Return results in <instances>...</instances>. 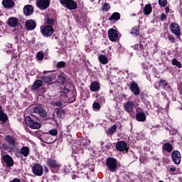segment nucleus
Here are the masks:
<instances>
[{"label":"nucleus","mask_w":182,"mask_h":182,"mask_svg":"<svg viewBox=\"0 0 182 182\" xmlns=\"http://www.w3.org/2000/svg\"><path fill=\"white\" fill-rule=\"evenodd\" d=\"M26 126L30 127V129H41V124L38 122H36L32 119L31 117H26Z\"/></svg>","instance_id":"obj_3"},{"label":"nucleus","mask_w":182,"mask_h":182,"mask_svg":"<svg viewBox=\"0 0 182 182\" xmlns=\"http://www.w3.org/2000/svg\"><path fill=\"white\" fill-rule=\"evenodd\" d=\"M26 27L28 31H33L36 28V22L33 20H28L26 21Z\"/></svg>","instance_id":"obj_20"},{"label":"nucleus","mask_w":182,"mask_h":182,"mask_svg":"<svg viewBox=\"0 0 182 182\" xmlns=\"http://www.w3.org/2000/svg\"><path fill=\"white\" fill-rule=\"evenodd\" d=\"M2 4L4 8H13V6L15 5L13 0H3Z\"/></svg>","instance_id":"obj_23"},{"label":"nucleus","mask_w":182,"mask_h":182,"mask_svg":"<svg viewBox=\"0 0 182 182\" xmlns=\"http://www.w3.org/2000/svg\"><path fill=\"white\" fill-rule=\"evenodd\" d=\"M159 182H164L163 181H159Z\"/></svg>","instance_id":"obj_56"},{"label":"nucleus","mask_w":182,"mask_h":182,"mask_svg":"<svg viewBox=\"0 0 182 182\" xmlns=\"http://www.w3.org/2000/svg\"><path fill=\"white\" fill-rule=\"evenodd\" d=\"M98 60L100 62L102 65H107V63L109 62V59L106 55H100L98 56Z\"/></svg>","instance_id":"obj_31"},{"label":"nucleus","mask_w":182,"mask_h":182,"mask_svg":"<svg viewBox=\"0 0 182 182\" xmlns=\"http://www.w3.org/2000/svg\"><path fill=\"white\" fill-rule=\"evenodd\" d=\"M168 41L172 42V43H174V42H176V39L174 38V36H173L171 35H168Z\"/></svg>","instance_id":"obj_45"},{"label":"nucleus","mask_w":182,"mask_h":182,"mask_svg":"<svg viewBox=\"0 0 182 182\" xmlns=\"http://www.w3.org/2000/svg\"><path fill=\"white\" fill-rule=\"evenodd\" d=\"M44 58H45V55H43V53L38 52L37 53V59H38V60H43Z\"/></svg>","instance_id":"obj_41"},{"label":"nucleus","mask_w":182,"mask_h":182,"mask_svg":"<svg viewBox=\"0 0 182 182\" xmlns=\"http://www.w3.org/2000/svg\"><path fill=\"white\" fill-rule=\"evenodd\" d=\"M41 33L43 36H44L46 38H48V36H51V35L53 33V28L50 26H44L41 27Z\"/></svg>","instance_id":"obj_6"},{"label":"nucleus","mask_w":182,"mask_h":182,"mask_svg":"<svg viewBox=\"0 0 182 182\" xmlns=\"http://www.w3.org/2000/svg\"><path fill=\"white\" fill-rule=\"evenodd\" d=\"M62 102H60V101H58V102H56L55 103V106H58V107H60V106H62Z\"/></svg>","instance_id":"obj_50"},{"label":"nucleus","mask_w":182,"mask_h":182,"mask_svg":"<svg viewBox=\"0 0 182 182\" xmlns=\"http://www.w3.org/2000/svg\"><path fill=\"white\" fill-rule=\"evenodd\" d=\"M44 171L45 173H49V168H48V167H45Z\"/></svg>","instance_id":"obj_53"},{"label":"nucleus","mask_w":182,"mask_h":182,"mask_svg":"<svg viewBox=\"0 0 182 182\" xmlns=\"http://www.w3.org/2000/svg\"><path fill=\"white\" fill-rule=\"evenodd\" d=\"M176 167H171L170 168V171H172L173 173H174V171H176Z\"/></svg>","instance_id":"obj_52"},{"label":"nucleus","mask_w":182,"mask_h":182,"mask_svg":"<svg viewBox=\"0 0 182 182\" xmlns=\"http://www.w3.org/2000/svg\"><path fill=\"white\" fill-rule=\"evenodd\" d=\"M34 113L38 114L40 117H46L48 116V112L41 106L35 107Z\"/></svg>","instance_id":"obj_16"},{"label":"nucleus","mask_w":182,"mask_h":182,"mask_svg":"<svg viewBox=\"0 0 182 182\" xmlns=\"http://www.w3.org/2000/svg\"><path fill=\"white\" fill-rule=\"evenodd\" d=\"M120 19V13L114 12L109 18V21H119Z\"/></svg>","instance_id":"obj_34"},{"label":"nucleus","mask_w":182,"mask_h":182,"mask_svg":"<svg viewBox=\"0 0 182 182\" xmlns=\"http://www.w3.org/2000/svg\"><path fill=\"white\" fill-rule=\"evenodd\" d=\"M55 113L58 119H63V117H65V114H66V111H65L63 108L60 107L58 109Z\"/></svg>","instance_id":"obj_24"},{"label":"nucleus","mask_w":182,"mask_h":182,"mask_svg":"<svg viewBox=\"0 0 182 182\" xmlns=\"http://www.w3.org/2000/svg\"><path fill=\"white\" fill-rule=\"evenodd\" d=\"M7 24L10 28H16L19 25V18L16 17H9L7 21Z\"/></svg>","instance_id":"obj_15"},{"label":"nucleus","mask_w":182,"mask_h":182,"mask_svg":"<svg viewBox=\"0 0 182 182\" xmlns=\"http://www.w3.org/2000/svg\"><path fill=\"white\" fill-rule=\"evenodd\" d=\"M131 33H132V35H135L136 36H137V35H139V28L137 27H134L132 28Z\"/></svg>","instance_id":"obj_40"},{"label":"nucleus","mask_w":182,"mask_h":182,"mask_svg":"<svg viewBox=\"0 0 182 182\" xmlns=\"http://www.w3.org/2000/svg\"><path fill=\"white\" fill-rule=\"evenodd\" d=\"M151 11H153V9L151 8V4H147L144 8V15H150V14H151Z\"/></svg>","instance_id":"obj_32"},{"label":"nucleus","mask_w":182,"mask_h":182,"mask_svg":"<svg viewBox=\"0 0 182 182\" xmlns=\"http://www.w3.org/2000/svg\"><path fill=\"white\" fill-rule=\"evenodd\" d=\"M166 19H167V16L166 15V14H161V21H166Z\"/></svg>","instance_id":"obj_46"},{"label":"nucleus","mask_w":182,"mask_h":182,"mask_svg":"<svg viewBox=\"0 0 182 182\" xmlns=\"http://www.w3.org/2000/svg\"><path fill=\"white\" fill-rule=\"evenodd\" d=\"M5 141L9 144L11 149L14 150L16 146H18V142L16 141V138L8 135L5 137Z\"/></svg>","instance_id":"obj_9"},{"label":"nucleus","mask_w":182,"mask_h":182,"mask_svg":"<svg viewBox=\"0 0 182 182\" xmlns=\"http://www.w3.org/2000/svg\"><path fill=\"white\" fill-rule=\"evenodd\" d=\"M106 166L111 173H116V170L117 169V159L112 157L107 158L106 159Z\"/></svg>","instance_id":"obj_2"},{"label":"nucleus","mask_w":182,"mask_h":182,"mask_svg":"<svg viewBox=\"0 0 182 182\" xmlns=\"http://www.w3.org/2000/svg\"><path fill=\"white\" fill-rule=\"evenodd\" d=\"M110 10V4L109 3H105L102 6V11L104 12H107V11Z\"/></svg>","instance_id":"obj_39"},{"label":"nucleus","mask_w":182,"mask_h":182,"mask_svg":"<svg viewBox=\"0 0 182 182\" xmlns=\"http://www.w3.org/2000/svg\"><path fill=\"white\" fill-rule=\"evenodd\" d=\"M159 4L161 6H166L167 5V0H159Z\"/></svg>","instance_id":"obj_43"},{"label":"nucleus","mask_w":182,"mask_h":182,"mask_svg":"<svg viewBox=\"0 0 182 182\" xmlns=\"http://www.w3.org/2000/svg\"><path fill=\"white\" fill-rule=\"evenodd\" d=\"M44 73H46V71H44Z\"/></svg>","instance_id":"obj_57"},{"label":"nucleus","mask_w":182,"mask_h":182,"mask_svg":"<svg viewBox=\"0 0 182 182\" xmlns=\"http://www.w3.org/2000/svg\"><path fill=\"white\" fill-rule=\"evenodd\" d=\"M108 36L111 42H116L119 39V33L114 28H110L109 30Z\"/></svg>","instance_id":"obj_11"},{"label":"nucleus","mask_w":182,"mask_h":182,"mask_svg":"<svg viewBox=\"0 0 182 182\" xmlns=\"http://www.w3.org/2000/svg\"><path fill=\"white\" fill-rule=\"evenodd\" d=\"M46 163L48 167H50L51 173L54 174H56V173L60 170V167H62L60 163L53 159H47Z\"/></svg>","instance_id":"obj_1"},{"label":"nucleus","mask_w":182,"mask_h":182,"mask_svg":"<svg viewBox=\"0 0 182 182\" xmlns=\"http://www.w3.org/2000/svg\"><path fill=\"white\" fill-rule=\"evenodd\" d=\"M124 109L127 113H133L134 109V102L133 101H129L124 104Z\"/></svg>","instance_id":"obj_18"},{"label":"nucleus","mask_w":182,"mask_h":182,"mask_svg":"<svg viewBox=\"0 0 182 182\" xmlns=\"http://www.w3.org/2000/svg\"><path fill=\"white\" fill-rule=\"evenodd\" d=\"M10 182H21V179L18 178H15L12 181Z\"/></svg>","instance_id":"obj_51"},{"label":"nucleus","mask_w":182,"mask_h":182,"mask_svg":"<svg viewBox=\"0 0 182 182\" xmlns=\"http://www.w3.org/2000/svg\"><path fill=\"white\" fill-rule=\"evenodd\" d=\"M33 173L35 176H41L43 174V166L39 164H35L32 167Z\"/></svg>","instance_id":"obj_12"},{"label":"nucleus","mask_w":182,"mask_h":182,"mask_svg":"<svg viewBox=\"0 0 182 182\" xmlns=\"http://www.w3.org/2000/svg\"><path fill=\"white\" fill-rule=\"evenodd\" d=\"M6 120H8V115L4 113L2 106L0 105V122H2V123H5Z\"/></svg>","instance_id":"obj_22"},{"label":"nucleus","mask_w":182,"mask_h":182,"mask_svg":"<svg viewBox=\"0 0 182 182\" xmlns=\"http://www.w3.org/2000/svg\"><path fill=\"white\" fill-rule=\"evenodd\" d=\"M23 14L26 16H31L33 14V6L31 5H26L23 7Z\"/></svg>","instance_id":"obj_19"},{"label":"nucleus","mask_w":182,"mask_h":182,"mask_svg":"<svg viewBox=\"0 0 182 182\" xmlns=\"http://www.w3.org/2000/svg\"><path fill=\"white\" fill-rule=\"evenodd\" d=\"M36 5L37 8H39V9L45 11V9H48V8H49V6L50 5V0H37Z\"/></svg>","instance_id":"obj_5"},{"label":"nucleus","mask_w":182,"mask_h":182,"mask_svg":"<svg viewBox=\"0 0 182 182\" xmlns=\"http://www.w3.org/2000/svg\"><path fill=\"white\" fill-rule=\"evenodd\" d=\"M63 93H65L70 103H73L75 100H76V96L75 95V92L73 91L69 90L68 87H64L63 90Z\"/></svg>","instance_id":"obj_7"},{"label":"nucleus","mask_w":182,"mask_h":182,"mask_svg":"<svg viewBox=\"0 0 182 182\" xmlns=\"http://www.w3.org/2000/svg\"><path fill=\"white\" fill-rule=\"evenodd\" d=\"M154 86L156 89H160V86H162V87H166V86H168V83L166 80H161L160 82H156Z\"/></svg>","instance_id":"obj_25"},{"label":"nucleus","mask_w":182,"mask_h":182,"mask_svg":"<svg viewBox=\"0 0 182 182\" xmlns=\"http://www.w3.org/2000/svg\"><path fill=\"white\" fill-rule=\"evenodd\" d=\"M171 159L175 164L178 165L181 163V154L178 151H173L171 153Z\"/></svg>","instance_id":"obj_10"},{"label":"nucleus","mask_w":182,"mask_h":182,"mask_svg":"<svg viewBox=\"0 0 182 182\" xmlns=\"http://www.w3.org/2000/svg\"><path fill=\"white\" fill-rule=\"evenodd\" d=\"M49 134L51 136H56L58 134V129H53L49 131Z\"/></svg>","instance_id":"obj_42"},{"label":"nucleus","mask_w":182,"mask_h":182,"mask_svg":"<svg viewBox=\"0 0 182 182\" xmlns=\"http://www.w3.org/2000/svg\"><path fill=\"white\" fill-rule=\"evenodd\" d=\"M61 5H65L68 9L75 10L77 8V4L73 0H60Z\"/></svg>","instance_id":"obj_4"},{"label":"nucleus","mask_w":182,"mask_h":182,"mask_svg":"<svg viewBox=\"0 0 182 182\" xmlns=\"http://www.w3.org/2000/svg\"><path fill=\"white\" fill-rule=\"evenodd\" d=\"M137 122H144L146 120V114L144 112H137L136 114Z\"/></svg>","instance_id":"obj_26"},{"label":"nucleus","mask_w":182,"mask_h":182,"mask_svg":"<svg viewBox=\"0 0 182 182\" xmlns=\"http://www.w3.org/2000/svg\"><path fill=\"white\" fill-rule=\"evenodd\" d=\"M58 79L59 80H61V82H63L64 80H65V76H63V75H59Z\"/></svg>","instance_id":"obj_47"},{"label":"nucleus","mask_w":182,"mask_h":182,"mask_svg":"<svg viewBox=\"0 0 182 182\" xmlns=\"http://www.w3.org/2000/svg\"><path fill=\"white\" fill-rule=\"evenodd\" d=\"M3 164H6V167H12L14 166V159L11 156L6 154L2 156Z\"/></svg>","instance_id":"obj_14"},{"label":"nucleus","mask_w":182,"mask_h":182,"mask_svg":"<svg viewBox=\"0 0 182 182\" xmlns=\"http://www.w3.org/2000/svg\"><path fill=\"white\" fill-rule=\"evenodd\" d=\"M162 149L168 153H171V151H173V145H171L170 143H166L163 145Z\"/></svg>","instance_id":"obj_30"},{"label":"nucleus","mask_w":182,"mask_h":182,"mask_svg":"<svg viewBox=\"0 0 182 182\" xmlns=\"http://www.w3.org/2000/svg\"><path fill=\"white\" fill-rule=\"evenodd\" d=\"M46 22L48 25H50V26H53V25H55V19L53 18H47Z\"/></svg>","instance_id":"obj_38"},{"label":"nucleus","mask_w":182,"mask_h":182,"mask_svg":"<svg viewBox=\"0 0 182 182\" xmlns=\"http://www.w3.org/2000/svg\"><path fill=\"white\" fill-rule=\"evenodd\" d=\"M20 153L22 154L24 157H28L29 156V154L31 151H29V147L28 146H23L20 149Z\"/></svg>","instance_id":"obj_27"},{"label":"nucleus","mask_w":182,"mask_h":182,"mask_svg":"<svg viewBox=\"0 0 182 182\" xmlns=\"http://www.w3.org/2000/svg\"><path fill=\"white\" fill-rule=\"evenodd\" d=\"M92 107L97 110H99V109H100V104L99 102H94Z\"/></svg>","instance_id":"obj_44"},{"label":"nucleus","mask_w":182,"mask_h":182,"mask_svg":"<svg viewBox=\"0 0 182 182\" xmlns=\"http://www.w3.org/2000/svg\"><path fill=\"white\" fill-rule=\"evenodd\" d=\"M170 29L172 33H174V35H176V36H180V35H181V32L180 31V26H178V24L176 23H171L170 25Z\"/></svg>","instance_id":"obj_17"},{"label":"nucleus","mask_w":182,"mask_h":182,"mask_svg":"<svg viewBox=\"0 0 182 182\" xmlns=\"http://www.w3.org/2000/svg\"><path fill=\"white\" fill-rule=\"evenodd\" d=\"M91 92H99L100 90V84L98 82H93L90 85Z\"/></svg>","instance_id":"obj_21"},{"label":"nucleus","mask_w":182,"mask_h":182,"mask_svg":"<svg viewBox=\"0 0 182 182\" xmlns=\"http://www.w3.org/2000/svg\"><path fill=\"white\" fill-rule=\"evenodd\" d=\"M75 178H76V176H73V180H75Z\"/></svg>","instance_id":"obj_54"},{"label":"nucleus","mask_w":182,"mask_h":182,"mask_svg":"<svg viewBox=\"0 0 182 182\" xmlns=\"http://www.w3.org/2000/svg\"><path fill=\"white\" fill-rule=\"evenodd\" d=\"M129 87L135 96H139V95H140V87L137 82L132 81L130 82Z\"/></svg>","instance_id":"obj_8"},{"label":"nucleus","mask_w":182,"mask_h":182,"mask_svg":"<svg viewBox=\"0 0 182 182\" xmlns=\"http://www.w3.org/2000/svg\"><path fill=\"white\" fill-rule=\"evenodd\" d=\"M116 130H117V126L113 125L107 130V134H113L116 132Z\"/></svg>","instance_id":"obj_35"},{"label":"nucleus","mask_w":182,"mask_h":182,"mask_svg":"<svg viewBox=\"0 0 182 182\" xmlns=\"http://www.w3.org/2000/svg\"><path fill=\"white\" fill-rule=\"evenodd\" d=\"M82 168H85V166L84 165L82 166Z\"/></svg>","instance_id":"obj_55"},{"label":"nucleus","mask_w":182,"mask_h":182,"mask_svg":"<svg viewBox=\"0 0 182 182\" xmlns=\"http://www.w3.org/2000/svg\"><path fill=\"white\" fill-rule=\"evenodd\" d=\"M41 79L44 83H50L53 80L52 75H43Z\"/></svg>","instance_id":"obj_29"},{"label":"nucleus","mask_w":182,"mask_h":182,"mask_svg":"<svg viewBox=\"0 0 182 182\" xmlns=\"http://www.w3.org/2000/svg\"><path fill=\"white\" fill-rule=\"evenodd\" d=\"M90 144V140L82 139L80 144V149H82V150H85V149H87V146H89Z\"/></svg>","instance_id":"obj_28"},{"label":"nucleus","mask_w":182,"mask_h":182,"mask_svg":"<svg viewBox=\"0 0 182 182\" xmlns=\"http://www.w3.org/2000/svg\"><path fill=\"white\" fill-rule=\"evenodd\" d=\"M116 149L118 151H126L127 153V143L124 141H119L116 144Z\"/></svg>","instance_id":"obj_13"},{"label":"nucleus","mask_w":182,"mask_h":182,"mask_svg":"<svg viewBox=\"0 0 182 182\" xmlns=\"http://www.w3.org/2000/svg\"><path fill=\"white\" fill-rule=\"evenodd\" d=\"M139 50H141V52H144V46L141 43L139 44Z\"/></svg>","instance_id":"obj_48"},{"label":"nucleus","mask_w":182,"mask_h":182,"mask_svg":"<svg viewBox=\"0 0 182 182\" xmlns=\"http://www.w3.org/2000/svg\"><path fill=\"white\" fill-rule=\"evenodd\" d=\"M172 65H173L174 66H177L178 68H179V69H181V63H180V61L177 60V59L173 58L172 60Z\"/></svg>","instance_id":"obj_37"},{"label":"nucleus","mask_w":182,"mask_h":182,"mask_svg":"<svg viewBox=\"0 0 182 182\" xmlns=\"http://www.w3.org/2000/svg\"><path fill=\"white\" fill-rule=\"evenodd\" d=\"M66 67V62L65 61H60L56 64L57 69H62V68Z\"/></svg>","instance_id":"obj_36"},{"label":"nucleus","mask_w":182,"mask_h":182,"mask_svg":"<svg viewBox=\"0 0 182 182\" xmlns=\"http://www.w3.org/2000/svg\"><path fill=\"white\" fill-rule=\"evenodd\" d=\"M134 49L135 50H140L139 45V44H135V45L134 46Z\"/></svg>","instance_id":"obj_49"},{"label":"nucleus","mask_w":182,"mask_h":182,"mask_svg":"<svg viewBox=\"0 0 182 182\" xmlns=\"http://www.w3.org/2000/svg\"><path fill=\"white\" fill-rule=\"evenodd\" d=\"M181 11H182V9H181Z\"/></svg>","instance_id":"obj_58"},{"label":"nucleus","mask_w":182,"mask_h":182,"mask_svg":"<svg viewBox=\"0 0 182 182\" xmlns=\"http://www.w3.org/2000/svg\"><path fill=\"white\" fill-rule=\"evenodd\" d=\"M43 85V82H42V80H37L33 84V88L34 89V90H38V89H39V87H41V86H42Z\"/></svg>","instance_id":"obj_33"}]
</instances>
